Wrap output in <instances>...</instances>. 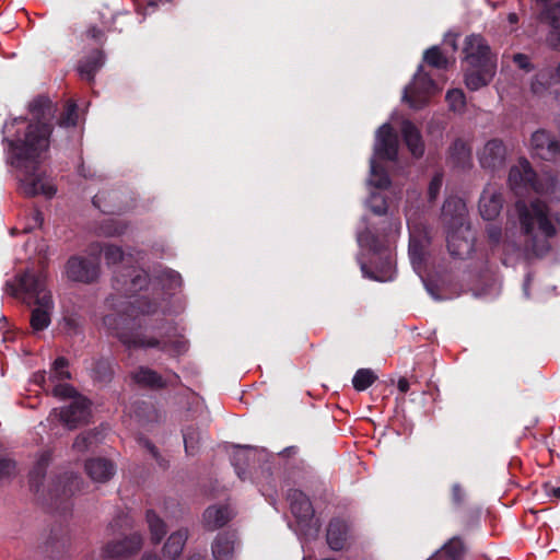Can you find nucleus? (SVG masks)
Returning a JSON list of instances; mask_svg holds the SVG:
<instances>
[{
  "label": "nucleus",
  "instance_id": "c9c22d12",
  "mask_svg": "<svg viewBox=\"0 0 560 560\" xmlns=\"http://www.w3.org/2000/svg\"><path fill=\"white\" fill-rule=\"evenodd\" d=\"M453 162L459 167H466L471 160V148L462 139H457L450 148Z\"/></svg>",
  "mask_w": 560,
  "mask_h": 560
},
{
  "label": "nucleus",
  "instance_id": "774afa93",
  "mask_svg": "<svg viewBox=\"0 0 560 560\" xmlns=\"http://www.w3.org/2000/svg\"><path fill=\"white\" fill-rule=\"evenodd\" d=\"M141 560H160V558L155 555L144 553Z\"/></svg>",
  "mask_w": 560,
  "mask_h": 560
},
{
  "label": "nucleus",
  "instance_id": "c03bdc74",
  "mask_svg": "<svg viewBox=\"0 0 560 560\" xmlns=\"http://www.w3.org/2000/svg\"><path fill=\"white\" fill-rule=\"evenodd\" d=\"M92 373L94 380L103 383L109 382L114 374L112 362L104 359L98 360L95 362Z\"/></svg>",
  "mask_w": 560,
  "mask_h": 560
},
{
  "label": "nucleus",
  "instance_id": "69168bd1",
  "mask_svg": "<svg viewBox=\"0 0 560 560\" xmlns=\"http://www.w3.org/2000/svg\"><path fill=\"white\" fill-rule=\"evenodd\" d=\"M145 447L148 448V451L152 454L153 457H158V451H156V447L150 443V442H145Z\"/></svg>",
  "mask_w": 560,
  "mask_h": 560
},
{
  "label": "nucleus",
  "instance_id": "b1692460",
  "mask_svg": "<svg viewBox=\"0 0 560 560\" xmlns=\"http://www.w3.org/2000/svg\"><path fill=\"white\" fill-rule=\"evenodd\" d=\"M85 471L94 482L108 481L116 471L114 464L105 458H93L85 463Z\"/></svg>",
  "mask_w": 560,
  "mask_h": 560
},
{
  "label": "nucleus",
  "instance_id": "412c9836",
  "mask_svg": "<svg viewBox=\"0 0 560 560\" xmlns=\"http://www.w3.org/2000/svg\"><path fill=\"white\" fill-rule=\"evenodd\" d=\"M530 147L533 153L542 160H551L560 153V142L545 130L532 135Z\"/></svg>",
  "mask_w": 560,
  "mask_h": 560
},
{
  "label": "nucleus",
  "instance_id": "6e6552de",
  "mask_svg": "<svg viewBox=\"0 0 560 560\" xmlns=\"http://www.w3.org/2000/svg\"><path fill=\"white\" fill-rule=\"evenodd\" d=\"M397 154L398 137L389 124H383L375 135L374 154L370 161V185L375 188H386L389 185L388 174L377 165L376 160L395 161Z\"/></svg>",
  "mask_w": 560,
  "mask_h": 560
},
{
  "label": "nucleus",
  "instance_id": "f704fd0d",
  "mask_svg": "<svg viewBox=\"0 0 560 560\" xmlns=\"http://www.w3.org/2000/svg\"><path fill=\"white\" fill-rule=\"evenodd\" d=\"M155 282L162 287L165 293L171 294L182 287V277L172 269H161L155 276Z\"/></svg>",
  "mask_w": 560,
  "mask_h": 560
},
{
  "label": "nucleus",
  "instance_id": "ea45409f",
  "mask_svg": "<svg viewBox=\"0 0 560 560\" xmlns=\"http://www.w3.org/2000/svg\"><path fill=\"white\" fill-rule=\"evenodd\" d=\"M102 253H104L106 264L108 266H115L118 262H121L124 265H127V262L130 260L129 257H127L120 247L116 245L105 244L102 245Z\"/></svg>",
  "mask_w": 560,
  "mask_h": 560
},
{
  "label": "nucleus",
  "instance_id": "9b49d317",
  "mask_svg": "<svg viewBox=\"0 0 560 560\" xmlns=\"http://www.w3.org/2000/svg\"><path fill=\"white\" fill-rule=\"evenodd\" d=\"M439 92L436 83L422 72V66L419 67L413 77L412 83L405 88L402 100L408 102L412 108L423 107L429 98Z\"/></svg>",
  "mask_w": 560,
  "mask_h": 560
},
{
  "label": "nucleus",
  "instance_id": "ddd939ff",
  "mask_svg": "<svg viewBox=\"0 0 560 560\" xmlns=\"http://www.w3.org/2000/svg\"><path fill=\"white\" fill-rule=\"evenodd\" d=\"M463 51L465 55V61L469 67L497 68L490 47L480 35L472 34L467 36L465 38Z\"/></svg>",
  "mask_w": 560,
  "mask_h": 560
},
{
  "label": "nucleus",
  "instance_id": "4c0bfd02",
  "mask_svg": "<svg viewBox=\"0 0 560 560\" xmlns=\"http://www.w3.org/2000/svg\"><path fill=\"white\" fill-rule=\"evenodd\" d=\"M557 82H559V80L550 70H541L532 81L530 90L536 95H542L552 83Z\"/></svg>",
  "mask_w": 560,
  "mask_h": 560
},
{
  "label": "nucleus",
  "instance_id": "9d476101",
  "mask_svg": "<svg viewBox=\"0 0 560 560\" xmlns=\"http://www.w3.org/2000/svg\"><path fill=\"white\" fill-rule=\"evenodd\" d=\"M102 247L100 243L91 244L89 257L72 256L66 264V276L75 282L91 283L100 276V257Z\"/></svg>",
  "mask_w": 560,
  "mask_h": 560
},
{
  "label": "nucleus",
  "instance_id": "2eb2a0df",
  "mask_svg": "<svg viewBox=\"0 0 560 560\" xmlns=\"http://www.w3.org/2000/svg\"><path fill=\"white\" fill-rule=\"evenodd\" d=\"M142 536L132 533L121 539L108 541L102 549V556L107 559H122L137 553L142 547Z\"/></svg>",
  "mask_w": 560,
  "mask_h": 560
},
{
  "label": "nucleus",
  "instance_id": "20e7f679",
  "mask_svg": "<svg viewBox=\"0 0 560 560\" xmlns=\"http://www.w3.org/2000/svg\"><path fill=\"white\" fill-rule=\"evenodd\" d=\"M521 232L525 236L526 247L537 255H542L549 249L548 238L557 233L560 228V214L551 215L547 205L536 200L527 205L523 200L515 203Z\"/></svg>",
  "mask_w": 560,
  "mask_h": 560
},
{
  "label": "nucleus",
  "instance_id": "052dcab7",
  "mask_svg": "<svg viewBox=\"0 0 560 560\" xmlns=\"http://www.w3.org/2000/svg\"><path fill=\"white\" fill-rule=\"evenodd\" d=\"M397 387L401 393H407L409 389V382L406 378H400L398 381Z\"/></svg>",
  "mask_w": 560,
  "mask_h": 560
},
{
  "label": "nucleus",
  "instance_id": "5701e85b",
  "mask_svg": "<svg viewBox=\"0 0 560 560\" xmlns=\"http://www.w3.org/2000/svg\"><path fill=\"white\" fill-rule=\"evenodd\" d=\"M350 537V527L343 520H331L327 528V542L332 550L345 548Z\"/></svg>",
  "mask_w": 560,
  "mask_h": 560
},
{
  "label": "nucleus",
  "instance_id": "1a4fd4ad",
  "mask_svg": "<svg viewBox=\"0 0 560 560\" xmlns=\"http://www.w3.org/2000/svg\"><path fill=\"white\" fill-rule=\"evenodd\" d=\"M290 510L296 520L295 532L305 537H316L319 532V522L314 515V509L310 499L300 490L291 489L287 494Z\"/></svg>",
  "mask_w": 560,
  "mask_h": 560
},
{
  "label": "nucleus",
  "instance_id": "39448f33",
  "mask_svg": "<svg viewBox=\"0 0 560 560\" xmlns=\"http://www.w3.org/2000/svg\"><path fill=\"white\" fill-rule=\"evenodd\" d=\"M441 217L446 229L450 254L458 258L470 254L474 243L464 200L458 197H448L442 207Z\"/></svg>",
  "mask_w": 560,
  "mask_h": 560
},
{
  "label": "nucleus",
  "instance_id": "4468645a",
  "mask_svg": "<svg viewBox=\"0 0 560 560\" xmlns=\"http://www.w3.org/2000/svg\"><path fill=\"white\" fill-rule=\"evenodd\" d=\"M407 225L409 230V257L412 265L413 270L421 275L423 261H424V250L427 245L429 244V238L427 232L421 229L409 215L406 213Z\"/></svg>",
  "mask_w": 560,
  "mask_h": 560
},
{
  "label": "nucleus",
  "instance_id": "603ef678",
  "mask_svg": "<svg viewBox=\"0 0 560 560\" xmlns=\"http://www.w3.org/2000/svg\"><path fill=\"white\" fill-rule=\"evenodd\" d=\"M110 529L115 532L116 529L126 530L132 527V521L129 515L121 514L118 515L109 525Z\"/></svg>",
  "mask_w": 560,
  "mask_h": 560
},
{
  "label": "nucleus",
  "instance_id": "0eeeda50",
  "mask_svg": "<svg viewBox=\"0 0 560 560\" xmlns=\"http://www.w3.org/2000/svg\"><path fill=\"white\" fill-rule=\"evenodd\" d=\"M509 185L516 195L534 191L549 195L555 199L560 198L558 194L559 180L557 177L549 173L538 177L526 159H520L517 164L511 167Z\"/></svg>",
  "mask_w": 560,
  "mask_h": 560
},
{
  "label": "nucleus",
  "instance_id": "dca6fc26",
  "mask_svg": "<svg viewBox=\"0 0 560 560\" xmlns=\"http://www.w3.org/2000/svg\"><path fill=\"white\" fill-rule=\"evenodd\" d=\"M538 19L549 27L546 35L547 45L555 50H560V1L546 4Z\"/></svg>",
  "mask_w": 560,
  "mask_h": 560
},
{
  "label": "nucleus",
  "instance_id": "e2e57ef3",
  "mask_svg": "<svg viewBox=\"0 0 560 560\" xmlns=\"http://www.w3.org/2000/svg\"><path fill=\"white\" fill-rule=\"evenodd\" d=\"M425 289L434 300H440V296L435 293L434 287L428 282H424Z\"/></svg>",
  "mask_w": 560,
  "mask_h": 560
},
{
  "label": "nucleus",
  "instance_id": "49530a36",
  "mask_svg": "<svg viewBox=\"0 0 560 560\" xmlns=\"http://www.w3.org/2000/svg\"><path fill=\"white\" fill-rule=\"evenodd\" d=\"M446 102L451 110L462 113L466 105L465 94L459 89L450 90L446 93Z\"/></svg>",
  "mask_w": 560,
  "mask_h": 560
},
{
  "label": "nucleus",
  "instance_id": "37998d69",
  "mask_svg": "<svg viewBox=\"0 0 560 560\" xmlns=\"http://www.w3.org/2000/svg\"><path fill=\"white\" fill-rule=\"evenodd\" d=\"M423 59L428 65L438 69H446L448 65L447 58L442 54L438 46H433L425 50Z\"/></svg>",
  "mask_w": 560,
  "mask_h": 560
},
{
  "label": "nucleus",
  "instance_id": "09e8293b",
  "mask_svg": "<svg viewBox=\"0 0 560 560\" xmlns=\"http://www.w3.org/2000/svg\"><path fill=\"white\" fill-rule=\"evenodd\" d=\"M47 392H51L55 397L60 399L79 397L75 389L68 383L59 382L55 384H50V388Z\"/></svg>",
  "mask_w": 560,
  "mask_h": 560
},
{
  "label": "nucleus",
  "instance_id": "7ed1b4c3",
  "mask_svg": "<svg viewBox=\"0 0 560 560\" xmlns=\"http://www.w3.org/2000/svg\"><path fill=\"white\" fill-rule=\"evenodd\" d=\"M8 291L21 298L27 305H34L30 324L33 331H42L51 323L55 303L51 292L47 289V275L44 271L25 270L7 283Z\"/></svg>",
  "mask_w": 560,
  "mask_h": 560
},
{
  "label": "nucleus",
  "instance_id": "f257e3e1",
  "mask_svg": "<svg viewBox=\"0 0 560 560\" xmlns=\"http://www.w3.org/2000/svg\"><path fill=\"white\" fill-rule=\"evenodd\" d=\"M55 112V105L49 98L38 96L30 104L32 121L23 136L19 129L14 130L16 126L26 122L23 117L12 119L3 127L11 164L18 171L19 191L26 197L43 195L52 198L57 192L52 179L40 167L42 155L49 148Z\"/></svg>",
  "mask_w": 560,
  "mask_h": 560
},
{
  "label": "nucleus",
  "instance_id": "4be33fe9",
  "mask_svg": "<svg viewBox=\"0 0 560 560\" xmlns=\"http://www.w3.org/2000/svg\"><path fill=\"white\" fill-rule=\"evenodd\" d=\"M237 539L234 533L219 534L212 544V555L215 560H233Z\"/></svg>",
  "mask_w": 560,
  "mask_h": 560
},
{
  "label": "nucleus",
  "instance_id": "c85d7f7f",
  "mask_svg": "<svg viewBox=\"0 0 560 560\" xmlns=\"http://www.w3.org/2000/svg\"><path fill=\"white\" fill-rule=\"evenodd\" d=\"M67 368L68 361L65 358L59 357L55 360L47 378L45 374H39L35 377L36 380L38 378V382L43 384V388L48 390L50 388V384L65 382L66 380L70 378V372L67 370Z\"/></svg>",
  "mask_w": 560,
  "mask_h": 560
},
{
  "label": "nucleus",
  "instance_id": "6ab92c4d",
  "mask_svg": "<svg viewBox=\"0 0 560 560\" xmlns=\"http://www.w3.org/2000/svg\"><path fill=\"white\" fill-rule=\"evenodd\" d=\"M478 158L483 168L494 171L504 165L506 148L501 140H489L479 152Z\"/></svg>",
  "mask_w": 560,
  "mask_h": 560
},
{
  "label": "nucleus",
  "instance_id": "864d4df0",
  "mask_svg": "<svg viewBox=\"0 0 560 560\" xmlns=\"http://www.w3.org/2000/svg\"><path fill=\"white\" fill-rule=\"evenodd\" d=\"M442 184H443L442 174H440V173L435 174L433 176V178L431 179L429 189H428V195H429L430 200H434L438 197V195L441 190Z\"/></svg>",
  "mask_w": 560,
  "mask_h": 560
},
{
  "label": "nucleus",
  "instance_id": "aec40b11",
  "mask_svg": "<svg viewBox=\"0 0 560 560\" xmlns=\"http://www.w3.org/2000/svg\"><path fill=\"white\" fill-rule=\"evenodd\" d=\"M83 481L78 475L66 474L52 483L47 489V494L51 501L68 499L75 492L81 490Z\"/></svg>",
  "mask_w": 560,
  "mask_h": 560
},
{
  "label": "nucleus",
  "instance_id": "393cba45",
  "mask_svg": "<svg viewBox=\"0 0 560 560\" xmlns=\"http://www.w3.org/2000/svg\"><path fill=\"white\" fill-rule=\"evenodd\" d=\"M132 381L140 387L159 389L167 385V381L156 371L148 366H139L131 374Z\"/></svg>",
  "mask_w": 560,
  "mask_h": 560
},
{
  "label": "nucleus",
  "instance_id": "6e6d98bb",
  "mask_svg": "<svg viewBox=\"0 0 560 560\" xmlns=\"http://www.w3.org/2000/svg\"><path fill=\"white\" fill-rule=\"evenodd\" d=\"M513 61L516 63V66L520 68V69H523L525 71H532L533 70V65L530 62V59L527 55H524V54H515L513 56Z\"/></svg>",
  "mask_w": 560,
  "mask_h": 560
},
{
  "label": "nucleus",
  "instance_id": "2f4dec72",
  "mask_svg": "<svg viewBox=\"0 0 560 560\" xmlns=\"http://www.w3.org/2000/svg\"><path fill=\"white\" fill-rule=\"evenodd\" d=\"M258 450L248 445H237L232 455V464L241 479L245 478V466H248Z\"/></svg>",
  "mask_w": 560,
  "mask_h": 560
},
{
  "label": "nucleus",
  "instance_id": "de8ad7c7",
  "mask_svg": "<svg viewBox=\"0 0 560 560\" xmlns=\"http://www.w3.org/2000/svg\"><path fill=\"white\" fill-rule=\"evenodd\" d=\"M185 451L187 454H195L198 448V444L200 441V433L194 427H188L183 432Z\"/></svg>",
  "mask_w": 560,
  "mask_h": 560
},
{
  "label": "nucleus",
  "instance_id": "bb28decb",
  "mask_svg": "<svg viewBox=\"0 0 560 560\" xmlns=\"http://www.w3.org/2000/svg\"><path fill=\"white\" fill-rule=\"evenodd\" d=\"M495 69L491 67H469L465 75L466 86L471 91H477L487 85L494 77Z\"/></svg>",
  "mask_w": 560,
  "mask_h": 560
},
{
  "label": "nucleus",
  "instance_id": "c756f323",
  "mask_svg": "<svg viewBox=\"0 0 560 560\" xmlns=\"http://www.w3.org/2000/svg\"><path fill=\"white\" fill-rule=\"evenodd\" d=\"M401 133L411 154L416 158L421 156L424 152V144L420 131L415 125L409 120H404L401 124Z\"/></svg>",
  "mask_w": 560,
  "mask_h": 560
},
{
  "label": "nucleus",
  "instance_id": "0e129e2a",
  "mask_svg": "<svg viewBox=\"0 0 560 560\" xmlns=\"http://www.w3.org/2000/svg\"><path fill=\"white\" fill-rule=\"evenodd\" d=\"M89 35L92 37V38H100L102 32L101 30L96 28V27H91L89 31H88Z\"/></svg>",
  "mask_w": 560,
  "mask_h": 560
},
{
  "label": "nucleus",
  "instance_id": "cd10ccee",
  "mask_svg": "<svg viewBox=\"0 0 560 560\" xmlns=\"http://www.w3.org/2000/svg\"><path fill=\"white\" fill-rule=\"evenodd\" d=\"M105 57L101 50H93L84 57L78 65V71L82 79L91 82L96 72L103 67Z\"/></svg>",
  "mask_w": 560,
  "mask_h": 560
},
{
  "label": "nucleus",
  "instance_id": "a878e982",
  "mask_svg": "<svg viewBox=\"0 0 560 560\" xmlns=\"http://www.w3.org/2000/svg\"><path fill=\"white\" fill-rule=\"evenodd\" d=\"M50 460V451L42 452L30 471V485L32 490L35 491L36 493L45 491L43 481L45 479V472Z\"/></svg>",
  "mask_w": 560,
  "mask_h": 560
},
{
  "label": "nucleus",
  "instance_id": "423d86ee",
  "mask_svg": "<svg viewBox=\"0 0 560 560\" xmlns=\"http://www.w3.org/2000/svg\"><path fill=\"white\" fill-rule=\"evenodd\" d=\"M400 230L401 223L397 221L389 223V232L382 240L368 229L358 233L359 245L378 255L380 258V262L375 265L374 271H370L366 265H361L364 277L381 282L392 281L395 278V259L390 250V244L400 234Z\"/></svg>",
  "mask_w": 560,
  "mask_h": 560
},
{
  "label": "nucleus",
  "instance_id": "bf43d9fd",
  "mask_svg": "<svg viewBox=\"0 0 560 560\" xmlns=\"http://www.w3.org/2000/svg\"><path fill=\"white\" fill-rule=\"evenodd\" d=\"M453 499L455 502L459 503L463 499V493H462V489H460V486L459 485H454L453 486Z\"/></svg>",
  "mask_w": 560,
  "mask_h": 560
},
{
  "label": "nucleus",
  "instance_id": "8fccbe9b",
  "mask_svg": "<svg viewBox=\"0 0 560 560\" xmlns=\"http://www.w3.org/2000/svg\"><path fill=\"white\" fill-rule=\"evenodd\" d=\"M77 105L72 102L67 103L65 110L59 118V125L61 127L74 126L77 124Z\"/></svg>",
  "mask_w": 560,
  "mask_h": 560
},
{
  "label": "nucleus",
  "instance_id": "a18cd8bd",
  "mask_svg": "<svg viewBox=\"0 0 560 560\" xmlns=\"http://www.w3.org/2000/svg\"><path fill=\"white\" fill-rule=\"evenodd\" d=\"M366 206L377 215H383L387 211L386 198L381 191H371Z\"/></svg>",
  "mask_w": 560,
  "mask_h": 560
},
{
  "label": "nucleus",
  "instance_id": "72a5a7b5",
  "mask_svg": "<svg viewBox=\"0 0 560 560\" xmlns=\"http://www.w3.org/2000/svg\"><path fill=\"white\" fill-rule=\"evenodd\" d=\"M463 551L462 540L453 537L429 560H462Z\"/></svg>",
  "mask_w": 560,
  "mask_h": 560
},
{
  "label": "nucleus",
  "instance_id": "58836bf2",
  "mask_svg": "<svg viewBox=\"0 0 560 560\" xmlns=\"http://www.w3.org/2000/svg\"><path fill=\"white\" fill-rule=\"evenodd\" d=\"M147 523L152 542L159 544L166 534V525L164 521L150 510L147 512Z\"/></svg>",
  "mask_w": 560,
  "mask_h": 560
},
{
  "label": "nucleus",
  "instance_id": "13d9d810",
  "mask_svg": "<svg viewBox=\"0 0 560 560\" xmlns=\"http://www.w3.org/2000/svg\"><path fill=\"white\" fill-rule=\"evenodd\" d=\"M545 488H546V494L549 498H555L557 500H560V487H551L549 485H546Z\"/></svg>",
  "mask_w": 560,
  "mask_h": 560
},
{
  "label": "nucleus",
  "instance_id": "338daca9",
  "mask_svg": "<svg viewBox=\"0 0 560 560\" xmlns=\"http://www.w3.org/2000/svg\"><path fill=\"white\" fill-rule=\"evenodd\" d=\"M508 20L511 24H516L518 22V16L516 13H510Z\"/></svg>",
  "mask_w": 560,
  "mask_h": 560
},
{
  "label": "nucleus",
  "instance_id": "a211bd4d",
  "mask_svg": "<svg viewBox=\"0 0 560 560\" xmlns=\"http://www.w3.org/2000/svg\"><path fill=\"white\" fill-rule=\"evenodd\" d=\"M150 283L147 272L143 269L132 268L127 275L116 272L115 288L126 294L133 295Z\"/></svg>",
  "mask_w": 560,
  "mask_h": 560
},
{
  "label": "nucleus",
  "instance_id": "473e14b6",
  "mask_svg": "<svg viewBox=\"0 0 560 560\" xmlns=\"http://www.w3.org/2000/svg\"><path fill=\"white\" fill-rule=\"evenodd\" d=\"M187 539V529H179L177 532L172 533L163 547L164 556L172 560L178 558L184 549Z\"/></svg>",
  "mask_w": 560,
  "mask_h": 560
},
{
  "label": "nucleus",
  "instance_id": "f3484780",
  "mask_svg": "<svg viewBox=\"0 0 560 560\" xmlns=\"http://www.w3.org/2000/svg\"><path fill=\"white\" fill-rule=\"evenodd\" d=\"M503 207V196L500 187L489 184L485 187L479 199V212L485 220H494Z\"/></svg>",
  "mask_w": 560,
  "mask_h": 560
},
{
  "label": "nucleus",
  "instance_id": "3c124183",
  "mask_svg": "<svg viewBox=\"0 0 560 560\" xmlns=\"http://www.w3.org/2000/svg\"><path fill=\"white\" fill-rule=\"evenodd\" d=\"M125 229L126 226L121 222L114 219L106 220L101 226L102 233L106 236L120 235L125 232Z\"/></svg>",
  "mask_w": 560,
  "mask_h": 560
},
{
  "label": "nucleus",
  "instance_id": "e433bc0d",
  "mask_svg": "<svg viewBox=\"0 0 560 560\" xmlns=\"http://www.w3.org/2000/svg\"><path fill=\"white\" fill-rule=\"evenodd\" d=\"M486 232L489 243L492 246V250H495L500 246H502L504 253L510 250V248L512 250L517 249V245L514 242H510L508 236H505L504 240L502 238V230L500 226L495 224H489L486 229Z\"/></svg>",
  "mask_w": 560,
  "mask_h": 560
},
{
  "label": "nucleus",
  "instance_id": "4d7b16f0",
  "mask_svg": "<svg viewBox=\"0 0 560 560\" xmlns=\"http://www.w3.org/2000/svg\"><path fill=\"white\" fill-rule=\"evenodd\" d=\"M44 218L40 211L35 210L32 213V222L28 223L23 230L24 232H30L35 228H39L43 224Z\"/></svg>",
  "mask_w": 560,
  "mask_h": 560
},
{
  "label": "nucleus",
  "instance_id": "5fc2aeb1",
  "mask_svg": "<svg viewBox=\"0 0 560 560\" xmlns=\"http://www.w3.org/2000/svg\"><path fill=\"white\" fill-rule=\"evenodd\" d=\"M15 471V463L10 458H0V478L9 477Z\"/></svg>",
  "mask_w": 560,
  "mask_h": 560
},
{
  "label": "nucleus",
  "instance_id": "f8f14e48",
  "mask_svg": "<svg viewBox=\"0 0 560 560\" xmlns=\"http://www.w3.org/2000/svg\"><path fill=\"white\" fill-rule=\"evenodd\" d=\"M90 406L91 404L85 397L79 396L67 408H62L60 411L54 409L48 419L58 418L69 430H72L88 422L91 416Z\"/></svg>",
  "mask_w": 560,
  "mask_h": 560
},
{
  "label": "nucleus",
  "instance_id": "f03ea898",
  "mask_svg": "<svg viewBox=\"0 0 560 560\" xmlns=\"http://www.w3.org/2000/svg\"><path fill=\"white\" fill-rule=\"evenodd\" d=\"M156 312V303L142 295L131 303L130 313L108 314L103 323L127 349L154 348L171 357L184 354L188 350V341L175 325L161 322L149 326L141 317Z\"/></svg>",
  "mask_w": 560,
  "mask_h": 560
},
{
  "label": "nucleus",
  "instance_id": "79ce46f5",
  "mask_svg": "<svg viewBox=\"0 0 560 560\" xmlns=\"http://www.w3.org/2000/svg\"><path fill=\"white\" fill-rule=\"evenodd\" d=\"M100 442V432L89 431L83 432L75 439L73 448L80 453H84L90 447Z\"/></svg>",
  "mask_w": 560,
  "mask_h": 560
},
{
  "label": "nucleus",
  "instance_id": "a19ab883",
  "mask_svg": "<svg viewBox=\"0 0 560 560\" xmlns=\"http://www.w3.org/2000/svg\"><path fill=\"white\" fill-rule=\"evenodd\" d=\"M376 378L377 376L372 370L360 369L355 372L352 378V384L357 390L363 392L368 389L376 381Z\"/></svg>",
  "mask_w": 560,
  "mask_h": 560
},
{
  "label": "nucleus",
  "instance_id": "680f3d73",
  "mask_svg": "<svg viewBox=\"0 0 560 560\" xmlns=\"http://www.w3.org/2000/svg\"><path fill=\"white\" fill-rule=\"evenodd\" d=\"M530 281H532V276H530V273H527V275H526V278H525V281H524V284H523V291H524V295H525L526 298H528V296H529L528 288H529V283H530Z\"/></svg>",
  "mask_w": 560,
  "mask_h": 560
},
{
  "label": "nucleus",
  "instance_id": "7c9ffc66",
  "mask_svg": "<svg viewBox=\"0 0 560 560\" xmlns=\"http://www.w3.org/2000/svg\"><path fill=\"white\" fill-rule=\"evenodd\" d=\"M232 517L226 506H209L203 513V525L208 530H214L224 526Z\"/></svg>",
  "mask_w": 560,
  "mask_h": 560
}]
</instances>
